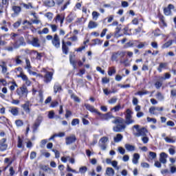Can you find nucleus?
Wrapping results in <instances>:
<instances>
[{
	"label": "nucleus",
	"instance_id": "f03ea898",
	"mask_svg": "<svg viewBox=\"0 0 176 176\" xmlns=\"http://www.w3.org/2000/svg\"><path fill=\"white\" fill-rule=\"evenodd\" d=\"M133 135L135 137H145L148 130L145 127L140 128V125L136 124L132 127Z\"/></svg>",
	"mask_w": 176,
	"mask_h": 176
},
{
	"label": "nucleus",
	"instance_id": "4c0bfd02",
	"mask_svg": "<svg viewBox=\"0 0 176 176\" xmlns=\"http://www.w3.org/2000/svg\"><path fill=\"white\" fill-rule=\"evenodd\" d=\"M116 73V69H115V67H110L109 69V72H108V75H109V76H112V75H113V74Z\"/></svg>",
	"mask_w": 176,
	"mask_h": 176
},
{
	"label": "nucleus",
	"instance_id": "052dcab7",
	"mask_svg": "<svg viewBox=\"0 0 176 176\" xmlns=\"http://www.w3.org/2000/svg\"><path fill=\"white\" fill-rule=\"evenodd\" d=\"M52 152H54V153H55V157L56 159H58V157H60V152H58V151H57L56 149H52Z\"/></svg>",
	"mask_w": 176,
	"mask_h": 176
},
{
	"label": "nucleus",
	"instance_id": "4be33fe9",
	"mask_svg": "<svg viewBox=\"0 0 176 176\" xmlns=\"http://www.w3.org/2000/svg\"><path fill=\"white\" fill-rule=\"evenodd\" d=\"M64 16H62L60 14H57L56 16L54 19V21H55L56 24L60 21V27L64 23Z\"/></svg>",
	"mask_w": 176,
	"mask_h": 176
},
{
	"label": "nucleus",
	"instance_id": "de8ad7c7",
	"mask_svg": "<svg viewBox=\"0 0 176 176\" xmlns=\"http://www.w3.org/2000/svg\"><path fill=\"white\" fill-rule=\"evenodd\" d=\"M118 151L120 155H124V153H126V150L122 146H119Z\"/></svg>",
	"mask_w": 176,
	"mask_h": 176
},
{
	"label": "nucleus",
	"instance_id": "69168bd1",
	"mask_svg": "<svg viewBox=\"0 0 176 176\" xmlns=\"http://www.w3.org/2000/svg\"><path fill=\"white\" fill-rule=\"evenodd\" d=\"M9 171L10 175H14V174H16V171H14V169L12 166L10 168Z\"/></svg>",
	"mask_w": 176,
	"mask_h": 176
},
{
	"label": "nucleus",
	"instance_id": "c85d7f7f",
	"mask_svg": "<svg viewBox=\"0 0 176 176\" xmlns=\"http://www.w3.org/2000/svg\"><path fill=\"white\" fill-rule=\"evenodd\" d=\"M12 115L14 116H17L19 115V108L18 107H10V110Z\"/></svg>",
	"mask_w": 176,
	"mask_h": 176
},
{
	"label": "nucleus",
	"instance_id": "13d9d810",
	"mask_svg": "<svg viewBox=\"0 0 176 176\" xmlns=\"http://www.w3.org/2000/svg\"><path fill=\"white\" fill-rule=\"evenodd\" d=\"M163 83L161 81H157L155 83V86L156 89H160V87L162 86Z\"/></svg>",
	"mask_w": 176,
	"mask_h": 176
},
{
	"label": "nucleus",
	"instance_id": "0eeeda50",
	"mask_svg": "<svg viewBox=\"0 0 176 176\" xmlns=\"http://www.w3.org/2000/svg\"><path fill=\"white\" fill-rule=\"evenodd\" d=\"M41 72H45V74L44 76V82L45 83H50L52 79H53V72H47L45 68L42 69Z\"/></svg>",
	"mask_w": 176,
	"mask_h": 176
},
{
	"label": "nucleus",
	"instance_id": "20e7f679",
	"mask_svg": "<svg viewBox=\"0 0 176 176\" xmlns=\"http://www.w3.org/2000/svg\"><path fill=\"white\" fill-rule=\"evenodd\" d=\"M132 115H133V111H131L130 109H126V116H125L126 121H124V124L126 123V124H133L135 123V120L133 119Z\"/></svg>",
	"mask_w": 176,
	"mask_h": 176
},
{
	"label": "nucleus",
	"instance_id": "a19ab883",
	"mask_svg": "<svg viewBox=\"0 0 176 176\" xmlns=\"http://www.w3.org/2000/svg\"><path fill=\"white\" fill-rule=\"evenodd\" d=\"M120 109H122V106H120V104H118L116 107H114L113 108H112L111 109V111H114V112H119V111H120Z\"/></svg>",
	"mask_w": 176,
	"mask_h": 176
},
{
	"label": "nucleus",
	"instance_id": "a18cd8bd",
	"mask_svg": "<svg viewBox=\"0 0 176 176\" xmlns=\"http://www.w3.org/2000/svg\"><path fill=\"white\" fill-rule=\"evenodd\" d=\"M155 111H156V107H151L149 108V113H151V115H156Z\"/></svg>",
	"mask_w": 176,
	"mask_h": 176
},
{
	"label": "nucleus",
	"instance_id": "774afa93",
	"mask_svg": "<svg viewBox=\"0 0 176 176\" xmlns=\"http://www.w3.org/2000/svg\"><path fill=\"white\" fill-rule=\"evenodd\" d=\"M58 105V102L57 101H54L51 102V107L52 108H55V107H57Z\"/></svg>",
	"mask_w": 176,
	"mask_h": 176
},
{
	"label": "nucleus",
	"instance_id": "4d7b16f0",
	"mask_svg": "<svg viewBox=\"0 0 176 176\" xmlns=\"http://www.w3.org/2000/svg\"><path fill=\"white\" fill-rule=\"evenodd\" d=\"M155 167H157V168H162V162L160 161H155L154 164Z\"/></svg>",
	"mask_w": 176,
	"mask_h": 176
},
{
	"label": "nucleus",
	"instance_id": "423d86ee",
	"mask_svg": "<svg viewBox=\"0 0 176 176\" xmlns=\"http://www.w3.org/2000/svg\"><path fill=\"white\" fill-rule=\"evenodd\" d=\"M16 94L19 96V98H23V97H27L28 94V89L27 87L22 86L16 89Z\"/></svg>",
	"mask_w": 176,
	"mask_h": 176
},
{
	"label": "nucleus",
	"instance_id": "7c9ffc66",
	"mask_svg": "<svg viewBox=\"0 0 176 176\" xmlns=\"http://www.w3.org/2000/svg\"><path fill=\"white\" fill-rule=\"evenodd\" d=\"M114 142H120L122 140H123V135L120 133L116 135V137L113 138Z\"/></svg>",
	"mask_w": 176,
	"mask_h": 176
},
{
	"label": "nucleus",
	"instance_id": "aec40b11",
	"mask_svg": "<svg viewBox=\"0 0 176 176\" xmlns=\"http://www.w3.org/2000/svg\"><path fill=\"white\" fill-rule=\"evenodd\" d=\"M85 107L86 109L89 111V112H92L94 113H97V115H98V113L100 112V111H98V110H97L96 108H94V106H91L89 104H85Z\"/></svg>",
	"mask_w": 176,
	"mask_h": 176
},
{
	"label": "nucleus",
	"instance_id": "4468645a",
	"mask_svg": "<svg viewBox=\"0 0 176 176\" xmlns=\"http://www.w3.org/2000/svg\"><path fill=\"white\" fill-rule=\"evenodd\" d=\"M12 10L14 12V13L12 14V17H16L19 14H20V12H21V7L19 6H13L12 7Z\"/></svg>",
	"mask_w": 176,
	"mask_h": 176
},
{
	"label": "nucleus",
	"instance_id": "9b49d317",
	"mask_svg": "<svg viewBox=\"0 0 176 176\" xmlns=\"http://www.w3.org/2000/svg\"><path fill=\"white\" fill-rule=\"evenodd\" d=\"M107 142H108L107 137H103L99 140V146L102 151L107 149Z\"/></svg>",
	"mask_w": 176,
	"mask_h": 176
},
{
	"label": "nucleus",
	"instance_id": "412c9836",
	"mask_svg": "<svg viewBox=\"0 0 176 176\" xmlns=\"http://www.w3.org/2000/svg\"><path fill=\"white\" fill-rule=\"evenodd\" d=\"M167 154L166 153H161L160 155V162L162 164H166L167 163Z\"/></svg>",
	"mask_w": 176,
	"mask_h": 176
},
{
	"label": "nucleus",
	"instance_id": "473e14b6",
	"mask_svg": "<svg viewBox=\"0 0 176 176\" xmlns=\"http://www.w3.org/2000/svg\"><path fill=\"white\" fill-rule=\"evenodd\" d=\"M171 45H173V40H169L168 41H167L166 43H165L162 46V49H167L168 47H170V46H171Z\"/></svg>",
	"mask_w": 176,
	"mask_h": 176
},
{
	"label": "nucleus",
	"instance_id": "79ce46f5",
	"mask_svg": "<svg viewBox=\"0 0 176 176\" xmlns=\"http://www.w3.org/2000/svg\"><path fill=\"white\" fill-rule=\"evenodd\" d=\"M86 171H87V166H82L79 168V173H80V174H85Z\"/></svg>",
	"mask_w": 176,
	"mask_h": 176
},
{
	"label": "nucleus",
	"instance_id": "b1692460",
	"mask_svg": "<svg viewBox=\"0 0 176 176\" xmlns=\"http://www.w3.org/2000/svg\"><path fill=\"white\" fill-rule=\"evenodd\" d=\"M105 175L113 176V175H115V170H113V168H112L111 167H107L106 168Z\"/></svg>",
	"mask_w": 176,
	"mask_h": 176
},
{
	"label": "nucleus",
	"instance_id": "9d476101",
	"mask_svg": "<svg viewBox=\"0 0 176 176\" xmlns=\"http://www.w3.org/2000/svg\"><path fill=\"white\" fill-rule=\"evenodd\" d=\"M98 115H99L100 119H102V120H109V119H116V118H115V116H113L112 115L111 113L109 112L105 114H102L101 113H98Z\"/></svg>",
	"mask_w": 176,
	"mask_h": 176
},
{
	"label": "nucleus",
	"instance_id": "58836bf2",
	"mask_svg": "<svg viewBox=\"0 0 176 176\" xmlns=\"http://www.w3.org/2000/svg\"><path fill=\"white\" fill-rule=\"evenodd\" d=\"M48 25L52 29V32H56L58 28V26L54 24H50Z\"/></svg>",
	"mask_w": 176,
	"mask_h": 176
},
{
	"label": "nucleus",
	"instance_id": "f704fd0d",
	"mask_svg": "<svg viewBox=\"0 0 176 176\" xmlns=\"http://www.w3.org/2000/svg\"><path fill=\"white\" fill-rule=\"evenodd\" d=\"M164 140L168 144H174V142H175V139H174V138L166 137L164 138Z\"/></svg>",
	"mask_w": 176,
	"mask_h": 176
},
{
	"label": "nucleus",
	"instance_id": "338daca9",
	"mask_svg": "<svg viewBox=\"0 0 176 176\" xmlns=\"http://www.w3.org/2000/svg\"><path fill=\"white\" fill-rule=\"evenodd\" d=\"M123 162H129L130 160V157L128 155H125L122 157Z\"/></svg>",
	"mask_w": 176,
	"mask_h": 176
},
{
	"label": "nucleus",
	"instance_id": "6e6552de",
	"mask_svg": "<svg viewBox=\"0 0 176 176\" xmlns=\"http://www.w3.org/2000/svg\"><path fill=\"white\" fill-rule=\"evenodd\" d=\"M21 108H23V111L25 113H28L29 115L31 113V109L30 107H32V104L30 100H27L25 102L24 104H21Z\"/></svg>",
	"mask_w": 176,
	"mask_h": 176
},
{
	"label": "nucleus",
	"instance_id": "f8f14e48",
	"mask_svg": "<svg viewBox=\"0 0 176 176\" xmlns=\"http://www.w3.org/2000/svg\"><path fill=\"white\" fill-rule=\"evenodd\" d=\"M52 43L54 47H56V49H58L60 46V37L58 36V34H54V38L52 41Z\"/></svg>",
	"mask_w": 176,
	"mask_h": 176
},
{
	"label": "nucleus",
	"instance_id": "a878e982",
	"mask_svg": "<svg viewBox=\"0 0 176 176\" xmlns=\"http://www.w3.org/2000/svg\"><path fill=\"white\" fill-rule=\"evenodd\" d=\"M124 148L125 149H126V151H128L129 152H133L134 151H135V146H133L131 144H126L124 145Z\"/></svg>",
	"mask_w": 176,
	"mask_h": 176
},
{
	"label": "nucleus",
	"instance_id": "5fc2aeb1",
	"mask_svg": "<svg viewBox=\"0 0 176 176\" xmlns=\"http://www.w3.org/2000/svg\"><path fill=\"white\" fill-rule=\"evenodd\" d=\"M15 124L17 126V127H21V126H23V122L21 120H17L15 121Z\"/></svg>",
	"mask_w": 176,
	"mask_h": 176
},
{
	"label": "nucleus",
	"instance_id": "c9c22d12",
	"mask_svg": "<svg viewBox=\"0 0 176 176\" xmlns=\"http://www.w3.org/2000/svg\"><path fill=\"white\" fill-rule=\"evenodd\" d=\"M72 55H69L70 64L73 66L74 69H76V61H75V60H72Z\"/></svg>",
	"mask_w": 176,
	"mask_h": 176
},
{
	"label": "nucleus",
	"instance_id": "680f3d73",
	"mask_svg": "<svg viewBox=\"0 0 176 176\" xmlns=\"http://www.w3.org/2000/svg\"><path fill=\"white\" fill-rule=\"evenodd\" d=\"M36 157V152L32 151L30 153V159H31V160H34V159H35Z\"/></svg>",
	"mask_w": 176,
	"mask_h": 176
},
{
	"label": "nucleus",
	"instance_id": "09e8293b",
	"mask_svg": "<svg viewBox=\"0 0 176 176\" xmlns=\"http://www.w3.org/2000/svg\"><path fill=\"white\" fill-rule=\"evenodd\" d=\"M80 121L78 118H74L72 121V126H76V124H79Z\"/></svg>",
	"mask_w": 176,
	"mask_h": 176
},
{
	"label": "nucleus",
	"instance_id": "cd10ccee",
	"mask_svg": "<svg viewBox=\"0 0 176 176\" xmlns=\"http://www.w3.org/2000/svg\"><path fill=\"white\" fill-rule=\"evenodd\" d=\"M138 160H140V154L135 153L133 157L132 162L133 164H138Z\"/></svg>",
	"mask_w": 176,
	"mask_h": 176
},
{
	"label": "nucleus",
	"instance_id": "bb28decb",
	"mask_svg": "<svg viewBox=\"0 0 176 176\" xmlns=\"http://www.w3.org/2000/svg\"><path fill=\"white\" fill-rule=\"evenodd\" d=\"M44 3L49 8H53L56 5V3L53 0H45Z\"/></svg>",
	"mask_w": 176,
	"mask_h": 176
},
{
	"label": "nucleus",
	"instance_id": "dca6fc26",
	"mask_svg": "<svg viewBox=\"0 0 176 176\" xmlns=\"http://www.w3.org/2000/svg\"><path fill=\"white\" fill-rule=\"evenodd\" d=\"M23 60H24V56L23 55L16 56L14 58V62L16 65H23V64L24 63V61Z\"/></svg>",
	"mask_w": 176,
	"mask_h": 176
},
{
	"label": "nucleus",
	"instance_id": "5701e85b",
	"mask_svg": "<svg viewBox=\"0 0 176 176\" xmlns=\"http://www.w3.org/2000/svg\"><path fill=\"white\" fill-rule=\"evenodd\" d=\"M26 66L25 67V69L28 70V72L29 74H31V68H32V66H31V62L30 61V59L28 58H25Z\"/></svg>",
	"mask_w": 176,
	"mask_h": 176
},
{
	"label": "nucleus",
	"instance_id": "ddd939ff",
	"mask_svg": "<svg viewBox=\"0 0 176 176\" xmlns=\"http://www.w3.org/2000/svg\"><path fill=\"white\" fill-rule=\"evenodd\" d=\"M8 149V143H6V138H3L0 140V152H5Z\"/></svg>",
	"mask_w": 176,
	"mask_h": 176
},
{
	"label": "nucleus",
	"instance_id": "864d4df0",
	"mask_svg": "<svg viewBox=\"0 0 176 176\" xmlns=\"http://www.w3.org/2000/svg\"><path fill=\"white\" fill-rule=\"evenodd\" d=\"M142 141L143 144H148V142H149V138L146 137V135L142 136Z\"/></svg>",
	"mask_w": 176,
	"mask_h": 176
},
{
	"label": "nucleus",
	"instance_id": "37998d69",
	"mask_svg": "<svg viewBox=\"0 0 176 176\" xmlns=\"http://www.w3.org/2000/svg\"><path fill=\"white\" fill-rule=\"evenodd\" d=\"M164 13L166 16H170L171 14V10L168 7L164 9Z\"/></svg>",
	"mask_w": 176,
	"mask_h": 176
},
{
	"label": "nucleus",
	"instance_id": "f3484780",
	"mask_svg": "<svg viewBox=\"0 0 176 176\" xmlns=\"http://www.w3.org/2000/svg\"><path fill=\"white\" fill-rule=\"evenodd\" d=\"M75 141H76V136H75V135H71L65 138L66 145H71L74 144Z\"/></svg>",
	"mask_w": 176,
	"mask_h": 176
},
{
	"label": "nucleus",
	"instance_id": "8fccbe9b",
	"mask_svg": "<svg viewBox=\"0 0 176 176\" xmlns=\"http://www.w3.org/2000/svg\"><path fill=\"white\" fill-rule=\"evenodd\" d=\"M71 98L76 101V102H80V99L76 95L72 94Z\"/></svg>",
	"mask_w": 176,
	"mask_h": 176
},
{
	"label": "nucleus",
	"instance_id": "603ef678",
	"mask_svg": "<svg viewBox=\"0 0 176 176\" xmlns=\"http://www.w3.org/2000/svg\"><path fill=\"white\" fill-rule=\"evenodd\" d=\"M146 94H149V91H140L138 92V95L140 96H145Z\"/></svg>",
	"mask_w": 176,
	"mask_h": 176
},
{
	"label": "nucleus",
	"instance_id": "72a5a7b5",
	"mask_svg": "<svg viewBox=\"0 0 176 176\" xmlns=\"http://www.w3.org/2000/svg\"><path fill=\"white\" fill-rule=\"evenodd\" d=\"M98 17H100V13H98L96 11H94L92 12V19H93V20H94L95 21H97V20L98 19Z\"/></svg>",
	"mask_w": 176,
	"mask_h": 176
},
{
	"label": "nucleus",
	"instance_id": "393cba45",
	"mask_svg": "<svg viewBox=\"0 0 176 176\" xmlns=\"http://www.w3.org/2000/svg\"><path fill=\"white\" fill-rule=\"evenodd\" d=\"M97 27H98V23H97L96 22L93 21H90L89 22L88 28H89V30H92L93 28H97Z\"/></svg>",
	"mask_w": 176,
	"mask_h": 176
},
{
	"label": "nucleus",
	"instance_id": "e2e57ef3",
	"mask_svg": "<svg viewBox=\"0 0 176 176\" xmlns=\"http://www.w3.org/2000/svg\"><path fill=\"white\" fill-rule=\"evenodd\" d=\"M118 101V98H112L109 100V104H115Z\"/></svg>",
	"mask_w": 176,
	"mask_h": 176
},
{
	"label": "nucleus",
	"instance_id": "bf43d9fd",
	"mask_svg": "<svg viewBox=\"0 0 176 176\" xmlns=\"http://www.w3.org/2000/svg\"><path fill=\"white\" fill-rule=\"evenodd\" d=\"M149 156L151 159H156L157 154L155 152L150 151Z\"/></svg>",
	"mask_w": 176,
	"mask_h": 176
},
{
	"label": "nucleus",
	"instance_id": "ea45409f",
	"mask_svg": "<svg viewBox=\"0 0 176 176\" xmlns=\"http://www.w3.org/2000/svg\"><path fill=\"white\" fill-rule=\"evenodd\" d=\"M156 97L160 101H163V100H164V96H163L160 92L157 93Z\"/></svg>",
	"mask_w": 176,
	"mask_h": 176
},
{
	"label": "nucleus",
	"instance_id": "a211bd4d",
	"mask_svg": "<svg viewBox=\"0 0 176 176\" xmlns=\"http://www.w3.org/2000/svg\"><path fill=\"white\" fill-rule=\"evenodd\" d=\"M41 122H42V117H38L36 122H34V124L32 126L34 133H35V131H36V130H38V127H39V126H41Z\"/></svg>",
	"mask_w": 176,
	"mask_h": 176
},
{
	"label": "nucleus",
	"instance_id": "2f4dec72",
	"mask_svg": "<svg viewBox=\"0 0 176 176\" xmlns=\"http://www.w3.org/2000/svg\"><path fill=\"white\" fill-rule=\"evenodd\" d=\"M167 67V63H160L159 67H157V71L162 72V69Z\"/></svg>",
	"mask_w": 176,
	"mask_h": 176
},
{
	"label": "nucleus",
	"instance_id": "0e129e2a",
	"mask_svg": "<svg viewBox=\"0 0 176 176\" xmlns=\"http://www.w3.org/2000/svg\"><path fill=\"white\" fill-rule=\"evenodd\" d=\"M48 118H49V119H53V118H54V111H50L49 112Z\"/></svg>",
	"mask_w": 176,
	"mask_h": 176
},
{
	"label": "nucleus",
	"instance_id": "6e6d98bb",
	"mask_svg": "<svg viewBox=\"0 0 176 176\" xmlns=\"http://www.w3.org/2000/svg\"><path fill=\"white\" fill-rule=\"evenodd\" d=\"M45 17L48 19V20H52L53 19V13L52 12H47L45 14Z\"/></svg>",
	"mask_w": 176,
	"mask_h": 176
},
{
	"label": "nucleus",
	"instance_id": "6ab92c4d",
	"mask_svg": "<svg viewBox=\"0 0 176 176\" xmlns=\"http://www.w3.org/2000/svg\"><path fill=\"white\" fill-rule=\"evenodd\" d=\"M0 67L1 68V72L2 74H8V65L6 62L1 60L0 61Z\"/></svg>",
	"mask_w": 176,
	"mask_h": 176
},
{
	"label": "nucleus",
	"instance_id": "c756f323",
	"mask_svg": "<svg viewBox=\"0 0 176 176\" xmlns=\"http://www.w3.org/2000/svg\"><path fill=\"white\" fill-rule=\"evenodd\" d=\"M60 90H62L61 85H60V84H58V83H55V85L54 86V93H60Z\"/></svg>",
	"mask_w": 176,
	"mask_h": 176
},
{
	"label": "nucleus",
	"instance_id": "c03bdc74",
	"mask_svg": "<svg viewBox=\"0 0 176 176\" xmlns=\"http://www.w3.org/2000/svg\"><path fill=\"white\" fill-rule=\"evenodd\" d=\"M18 148H24V145H23V140L20 138V137L18 138Z\"/></svg>",
	"mask_w": 176,
	"mask_h": 176
},
{
	"label": "nucleus",
	"instance_id": "3c124183",
	"mask_svg": "<svg viewBox=\"0 0 176 176\" xmlns=\"http://www.w3.org/2000/svg\"><path fill=\"white\" fill-rule=\"evenodd\" d=\"M147 122H151L152 123H154V124H155V123H157V120H156V118H151L150 117H147Z\"/></svg>",
	"mask_w": 176,
	"mask_h": 176
},
{
	"label": "nucleus",
	"instance_id": "e433bc0d",
	"mask_svg": "<svg viewBox=\"0 0 176 176\" xmlns=\"http://www.w3.org/2000/svg\"><path fill=\"white\" fill-rule=\"evenodd\" d=\"M18 78H21L23 82H25L28 79V77L27 76V75L24 74V73L23 72H21L19 75H18Z\"/></svg>",
	"mask_w": 176,
	"mask_h": 176
},
{
	"label": "nucleus",
	"instance_id": "1a4fd4ad",
	"mask_svg": "<svg viewBox=\"0 0 176 176\" xmlns=\"http://www.w3.org/2000/svg\"><path fill=\"white\" fill-rule=\"evenodd\" d=\"M12 45L14 49H18V47H20V46L25 45V43H24V37L19 36L18 39L15 41L14 43H13Z\"/></svg>",
	"mask_w": 176,
	"mask_h": 176
},
{
	"label": "nucleus",
	"instance_id": "49530a36",
	"mask_svg": "<svg viewBox=\"0 0 176 176\" xmlns=\"http://www.w3.org/2000/svg\"><path fill=\"white\" fill-rule=\"evenodd\" d=\"M32 53H33L34 54H35L36 56V58L37 60H41V58L42 57V55H41V54H39L38 52H37L36 51H32Z\"/></svg>",
	"mask_w": 176,
	"mask_h": 176
},
{
	"label": "nucleus",
	"instance_id": "7ed1b4c3",
	"mask_svg": "<svg viewBox=\"0 0 176 176\" xmlns=\"http://www.w3.org/2000/svg\"><path fill=\"white\" fill-rule=\"evenodd\" d=\"M126 56V51H117L115 52H113L111 54V60L112 61H122V58Z\"/></svg>",
	"mask_w": 176,
	"mask_h": 176
},
{
	"label": "nucleus",
	"instance_id": "f257e3e1",
	"mask_svg": "<svg viewBox=\"0 0 176 176\" xmlns=\"http://www.w3.org/2000/svg\"><path fill=\"white\" fill-rule=\"evenodd\" d=\"M112 123L116 124L113 127V131L115 133H122L126 130V124H124V120L120 117H117Z\"/></svg>",
	"mask_w": 176,
	"mask_h": 176
},
{
	"label": "nucleus",
	"instance_id": "2eb2a0df",
	"mask_svg": "<svg viewBox=\"0 0 176 176\" xmlns=\"http://www.w3.org/2000/svg\"><path fill=\"white\" fill-rule=\"evenodd\" d=\"M30 45L34 46V47H41V43H39V38L33 37L32 39L29 41Z\"/></svg>",
	"mask_w": 176,
	"mask_h": 176
},
{
	"label": "nucleus",
	"instance_id": "39448f33",
	"mask_svg": "<svg viewBox=\"0 0 176 176\" xmlns=\"http://www.w3.org/2000/svg\"><path fill=\"white\" fill-rule=\"evenodd\" d=\"M69 34H67L63 39H62V50L65 54H68V50L69 48L67 46H72V43L67 41L65 43V39L69 36Z\"/></svg>",
	"mask_w": 176,
	"mask_h": 176
}]
</instances>
